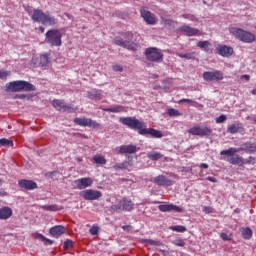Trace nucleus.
<instances>
[{
  "instance_id": "nucleus-29",
  "label": "nucleus",
  "mask_w": 256,
  "mask_h": 256,
  "mask_svg": "<svg viewBox=\"0 0 256 256\" xmlns=\"http://www.w3.org/2000/svg\"><path fill=\"white\" fill-rule=\"evenodd\" d=\"M131 166V163L128 161H123L120 164L113 165V170L120 171V170H127Z\"/></svg>"
},
{
  "instance_id": "nucleus-18",
  "label": "nucleus",
  "mask_w": 256,
  "mask_h": 256,
  "mask_svg": "<svg viewBox=\"0 0 256 256\" xmlns=\"http://www.w3.org/2000/svg\"><path fill=\"white\" fill-rule=\"evenodd\" d=\"M92 184H93L92 178H80L74 181V188L78 190H83L87 187L92 186Z\"/></svg>"
},
{
  "instance_id": "nucleus-36",
  "label": "nucleus",
  "mask_w": 256,
  "mask_h": 256,
  "mask_svg": "<svg viewBox=\"0 0 256 256\" xmlns=\"http://www.w3.org/2000/svg\"><path fill=\"white\" fill-rule=\"evenodd\" d=\"M167 115H168L169 117H179V116H182L183 114L180 113L179 110H176V109L171 108V109H168V110H167Z\"/></svg>"
},
{
  "instance_id": "nucleus-19",
  "label": "nucleus",
  "mask_w": 256,
  "mask_h": 256,
  "mask_svg": "<svg viewBox=\"0 0 256 256\" xmlns=\"http://www.w3.org/2000/svg\"><path fill=\"white\" fill-rule=\"evenodd\" d=\"M158 209H159L160 212H171V211H175L177 213L184 212L183 208L178 207L177 205L168 204V203H164L163 205H159Z\"/></svg>"
},
{
  "instance_id": "nucleus-35",
  "label": "nucleus",
  "mask_w": 256,
  "mask_h": 256,
  "mask_svg": "<svg viewBox=\"0 0 256 256\" xmlns=\"http://www.w3.org/2000/svg\"><path fill=\"white\" fill-rule=\"evenodd\" d=\"M196 52H187L186 54H177L178 57L187 60L195 59Z\"/></svg>"
},
{
  "instance_id": "nucleus-50",
  "label": "nucleus",
  "mask_w": 256,
  "mask_h": 256,
  "mask_svg": "<svg viewBox=\"0 0 256 256\" xmlns=\"http://www.w3.org/2000/svg\"><path fill=\"white\" fill-rule=\"evenodd\" d=\"M9 75V72H7L6 70H2L0 71V79H4Z\"/></svg>"
},
{
  "instance_id": "nucleus-60",
  "label": "nucleus",
  "mask_w": 256,
  "mask_h": 256,
  "mask_svg": "<svg viewBox=\"0 0 256 256\" xmlns=\"http://www.w3.org/2000/svg\"><path fill=\"white\" fill-rule=\"evenodd\" d=\"M6 195H7V193L5 191L0 190V196H6Z\"/></svg>"
},
{
  "instance_id": "nucleus-21",
  "label": "nucleus",
  "mask_w": 256,
  "mask_h": 256,
  "mask_svg": "<svg viewBox=\"0 0 256 256\" xmlns=\"http://www.w3.org/2000/svg\"><path fill=\"white\" fill-rule=\"evenodd\" d=\"M18 186H20V188L26 189V190H35L38 188V185L36 182H34L32 180H26V179H22V180L18 181Z\"/></svg>"
},
{
  "instance_id": "nucleus-3",
  "label": "nucleus",
  "mask_w": 256,
  "mask_h": 256,
  "mask_svg": "<svg viewBox=\"0 0 256 256\" xmlns=\"http://www.w3.org/2000/svg\"><path fill=\"white\" fill-rule=\"evenodd\" d=\"M30 19L36 23L46 26H55L58 24V20L55 16H52L49 12H43V10H40L39 8H36V10L32 12Z\"/></svg>"
},
{
  "instance_id": "nucleus-6",
  "label": "nucleus",
  "mask_w": 256,
  "mask_h": 256,
  "mask_svg": "<svg viewBox=\"0 0 256 256\" xmlns=\"http://www.w3.org/2000/svg\"><path fill=\"white\" fill-rule=\"evenodd\" d=\"M7 90L14 93L20 91L32 92L35 91L36 88L34 85L26 81H14L7 85Z\"/></svg>"
},
{
  "instance_id": "nucleus-45",
  "label": "nucleus",
  "mask_w": 256,
  "mask_h": 256,
  "mask_svg": "<svg viewBox=\"0 0 256 256\" xmlns=\"http://www.w3.org/2000/svg\"><path fill=\"white\" fill-rule=\"evenodd\" d=\"M147 243L150 244V245H155V246H163V242H160V241H155V240H147Z\"/></svg>"
},
{
  "instance_id": "nucleus-64",
  "label": "nucleus",
  "mask_w": 256,
  "mask_h": 256,
  "mask_svg": "<svg viewBox=\"0 0 256 256\" xmlns=\"http://www.w3.org/2000/svg\"><path fill=\"white\" fill-rule=\"evenodd\" d=\"M254 29H255V31H256V25L254 26Z\"/></svg>"
},
{
  "instance_id": "nucleus-42",
  "label": "nucleus",
  "mask_w": 256,
  "mask_h": 256,
  "mask_svg": "<svg viewBox=\"0 0 256 256\" xmlns=\"http://www.w3.org/2000/svg\"><path fill=\"white\" fill-rule=\"evenodd\" d=\"M227 121L226 115H220L219 117L215 118V123L222 124Z\"/></svg>"
},
{
  "instance_id": "nucleus-57",
  "label": "nucleus",
  "mask_w": 256,
  "mask_h": 256,
  "mask_svg": "<svg viewBox=\"0 0 256 256\" xmlns=\"http://www.w3.org/2000/svg\"><path fill=\"white\" fill-rule=\"evenodd\" d=\"M173 20H164L165 25H172Z\"/></svg>"
},
{
  "instance_id": "nucleus-38",
  "label": "nucleus",
  "mask_w": 256,
  "mask_h": 256,
  "mask_svg": "<svg viewBox=\"0 0 256 256\" xmlns=\"http://www.w3.org/2000/svg\"><path fill=\"white\" fill-rule=\"evenodd\" d=\"M0 146L11 147V146H13V141L5 139V138L0 139Z\"/></svg>"
},
{
  "instance_id": "nucleus-32",
  "label": "nucleus",
  "mask_w": 256,
  "mask_h": 256,
  "mask_svg": "<svg viewBox=\"0 0 256 256\" xmlns=\"http://www.w3.org/2000/svg\"><path fill=\"white\" fill-rule=\"evenodd\" d=\"M87 97L90 100H95V99H99L101 97V91L98 90H92L90 92H87Z\"/></svg>"
},
{
  "instance_id": "nucleus-16",
  "label": "nucleus",
  "mask_w": 256,
  "mask_h": 256,
  "mask_svg": "<svg viewBox=\"0 0 256 256\" xmlns=\"http://www.w3.org/2000/svg\"><path fill=\"white\" fill-rule=\"evenodd\" d=\"M81 196L85 200H98L100 197H102V193L97 190H84L81 192Z\"/></svg>"
},
{
  "instance_id": "nucleus-59",
  "label": "nucleus",
  "mask_w": 256,
  "mask_h": 256,
  "mask_svg": "<svg viewBox=\"0 0 256 256\" xmlns=\"http://www.w3.org/2000/svg\"><path fill=\"white\" fill-rule=\"evenodd\" d=\"M38 30H40V33H44L45 32V28L44 26H39Z\"/></svg>"
},
{
  "instance_id": "nucleus-1",
  "label": "nucleus",
  "mask_w": 256,
  "mask_h": 256,
  "mask_svg": "<svg viewBox=\"0 0 256 256\" xmlns=\"http://www.w3.org/2000/svg\"><path fill=\"white\" fill-rule=\"evenodd\" d=\"M119 123L132 129L137 130L139 135H150L153 138H162L163 134L153 128H147L144 122L139 121L135 117H121L119 118Z\"/></svg>"
},
{
  "instance_id": "nucleus-49",
  "label": "nucleus",
  "mask_w": 256,
  "mask_h": 256,
  "mask_svg": "<svg viewBox=\"0 0 256 256\" xmlns=\"http://www.w3.org/2000/svg\"><path fill=\"white\" fill-rule=\"evenodd\" d=\"M203 212L204 213H213L214 209L210 206H205V207H203Z\"/></svg>"
},
{
  "instance_id": "nucleus-28",
  "label": "nucleus",
  "mask_w": 256,
  "mask_h": 256,
  "mask_svg": "<svg viewBox=\"0 0 256 256\" xmlns=\"http://www.w3.org/2000/svg\"><path fill=\"white\" fill-rule=\"evenodd\" d=\"M241 236L245 239V240H250L253 237V231L250 227H245L242 228L241 230Z\"/></svg>"
},
{
  "instance_id": "nucleus-47",
  "label": "nucleus",
  "mask_w": 256,
  "mask_h": 256,
  "mask_svg": "<svg viewBox=\"0 0 256 256\" xmlns=\"http://www.w3.org/2000/svg\"><path fill=\"white\" fill-rule=\"evenodd\" d=\"M246 164L255 165L256 164V158L255 157H248V159L246 160Z\"/></svg>"
},
{
  "instance_id": "nucleus-25",
  "label": "nucleus",
  "mask_w": 256,
  "mask_h": 256,
  "mask_svg": "<svg viewBox=\"0 0 256 256\" xmlns=\"http://www.w3.org/2000/svg\"><path fill=\"white\" fill-rule=\"evenodd\" d=\"M66 233V228L62 225H57L50 228V235L59 238L61 235Z\"/></svg>"
},
{
  "instance_id": "nucleus-4",
  "label": "nucleus",
  "mask_w": 256,
  "mask_h": 256,
  "mask_svg": "<svg viewBox=\"0 0 256 256\" xmlns=\"http://www.w3.org/2000/svg\"><path fill=\"white\" fill-rule=\"evenodd\" d=\"M239 152H241L239 148H229L228 150H222L220 155L227 156V162L231 165L243 166L245 164V159L237 154Z\"/></svg>"
},
{
  "instance_id": "nucleus-41",
  "label": "nucleus",
  "mask_w": 256,
  "mask_h": 256,
  "mask_svg": "<svg viewBox=\"0 0 256 256\" xmlns=\"http://www.w3.org/2000/svg\"><path fill=\"white\" fill-rule=\"evenodd\" d=\"M220 238L223 240V241H231L233 239V236L232 234L228 235L227 233H224L222 232L220 234Z\"/></svg>"
},
{
  "instance_id": "nucleus-11",
  "label": "nucleus",
  "mask_w": 256,
  "mask_h": 256,
  "mask_svg": "<svg viewBox=\"0 0 256 256\" xmlns=\"http://www.w3.org/2000/svg\"><path fill=\"white\" fill-rule=\"evenodd\" d=\"M74 122L76 123V125L81 126V127H89L92 129L100 128L99 123H97L96 121L89 119V118H75Z\"/></svg>"
},
{
  "instance_id": "nucleus-2",
  "label": "nucleus",
  "mask_w": 256,
  "mask_h": 256,
  "mask_svg": "<svg viewBox=\"0 0 256 256\" xmlns=\"http://www.w3.org/2000/svg\"><path fill=\"white\" fill-rule=\"evenodd\" d=\"M123 37L124 40L121 38V36H116L113 43L129 51H137L139 49L140 46L137 44V42H135V34H133V32H125Z\"/></svg>"
},
{
  "instance_id": "nucleus-53",
  "label": "nucleus",
  "mask_w": 256,
  "mask_h": 256,
  "mask_svg": "<svg viewBox=\"0 0 256 256\" xmlns=\"http://www.w3.org/2000/svg\"><path fill=\"white\" fill-rule=\"evenodd\" d=\"M179 103L181 104V103H195V102L191 99H182L179 101Z\"/></svg>"
},
{
  "instance_id": "nucleus-10",
  "label": "nucleus",
  "mask_w": 256,
  "mask_h": 256,
  "mask_svg": "<svg viewBox=\"0 0 256 256\" xmlns=\"http://www.w3.org/2000/svg\"><path fill=\"white\" fill-rule=\"evenodd\" d=\"M188 133L193 136L205 137L212 134V129L209 127L195 126L190 128Z\"/></svg>"
},
{
  "instance_id": "nucleus-22",
  "label": "nucleus",
  "mask_w": 256,
  "mask_h": 256,
  "mask_svg": "<svg viewBox=\"0 0 256 256\" xmlns=\"http://www.w3.org/2000/svg\"><path fill=\"white\" fill-rule=\"evenodd\" d=\"M245 131V127L243 125V123H234V124H229L227 126V133L229 134H237L239 132H243Z\"/></svg>"
},
{
  "instance_id": "nucleus-39",
  "label": "nucleus",
  "mask_w": 256,
  "mask_h": 256,
  "mask_svg": "<svg viewBox=\"0 0 256 256\" xmlns=\"http://www.w3.org/2000/svg\"><path fill=\"white\" fill-rule=\"evenodd\" d=\"M38 239L42 240V242H44V245H52L53 244L52 240L46 238L42 234H38Z\"/></svg>"
},
{
  "instance_id": "nucleus-61",
  "label": "nucleus",
  "mask_w": 256,
  "mask_h": 256,
  "mask_svg": "<svg viewBox=\"0 0 256 256\" xmlns=\"http://www.w3.org/2000/svg\"><path fill=\"white\" fill-rule=\"evenodd\" d=\"M252 122L256 125V116L251 118Z\"/></svg>"
},
{
  "instance_id": "nucleus-56",
  "label": "nucleus",
  "mask_w": 256,
  "mask_h": 256,
  "mask_svg": "<svg viewBox=\"0 0 256 256\" xmlns=\"http://www.w3.org/2000/svg\"><path fill=\"white\" fill-rule=\"evenodd\" d=\"M242 79H245L246 81H250L251 77L249 75H243L241 76Z\"/></svg>"
},
{
  "instance_id": "nucleus-33",
  "label": "nucleus",
  "mask_w": 256,
  "mask_h": 256,
  "mask_svg": "<svg viewBox=\"0 0 256 256\" xmlns=\"http://www.w3.org/2000/svg\"><path fill=\"white\" fill-rule=\"evenodd\" d=\"M93 161L95 164H99V165H105L107 163V160H106L105 156H103V155L94 156Z\"/></svg>"
},
{
  "instance_id": "nucleus-30",
  "label": "nucleus",
  "mask_w": 256,
  "mask_h": 256,
  "mask_svg": "<svg viewBox=\"0 0 256 256\" xmlns=\"http://www.w3.org/2000/svg\"><path fill=\"white\" fill-rule=\"evenodd\" d=\"M104 112L109 113H122L127 112L126 108L124 106H116V107H110L103 110Z\"/></svg>"
},
{
  "instance_id": "nucleus-48",
  "label": "nucleus",
  "mask_w": 256,
  "mask_h": 256,
  "mask_svg": "<svg viewBox=\"0 0 256 256\" xmlns=\"http://www.w3.org/2000/svg\"><path fill=\"white\" fill-rule=\"evenodd\" d=\"M57 174H58V171H52V172H46V174H44V176H46L48 178H54Z\"/></svg>"
},
{
  "instance_id": "nucleus-37",
  "label": "nucleus",
  "mask_w": 256,
  "mask_h": 256,
  "mask_svg": "<svg viewBox=\"0 0 256 256\" xmlns=\"http://www.w3.org/2000/svg\"><path fill=\"white\" fill-rule=\"evenodd\" d=\"M172 231H176V232H180V233H184L187 231V228L185 226L182 225H177V226H173L171 227Z\"/></svg>"
},
{
  "instance_id": "nucleus-26",
  "label": "nucleus",
  "mask_w": 256,
  "mask_h": 256,
  "mask_svg": "<svg viewBox=\"0 0 256 256\" xmlns=\"http://www.w3.org/2000/svg\"><path fill=\"white\" fill-rule=\"evenodd\" d=\"M239 149L249 154L256 153V142H246Z\"/></svg>"
},
{
  "instance_id": "nucleus-46",
  "label": "nucleus",
  "mask_w": 256,
  "mask_h": 256,
  "mask_svg": "<svg viewBox=\"0 0 256 256\" xmlns=\"http://www.w3.org/2000/svg\"><path fill=\"white\" fill-rule=\"evenodd\" d=\"M89 232L90 234L92 235H97L98 232H99V228L97 226H92L90 229H89Z\"/></svg>"
},
{
  "instance_id": "nucleus-13",
  "label": "nucleus",
  "mask_w": 256,
  "mask_h": 256,
  "mask_svg": "<svg viewBox=\"0 0 256 256\" xmlns=\"http://www.w3.org/2000/svg\"><path fill=\"white\" fill-rule=\"evenodd\" d=\"M215 50L218 55L225 58H229L234 54V48L232 46H226V44H219Z\"/></svg>"
},
{
  "instance_id": "nucleus-12",
  "label": "nucleus",
  "mask_w": 256,
  "mask_h": 256,
  "mask_svg": "<svg viewBox=\"0 0 256 256\" xmlns=\"http://www.w3.org/2000/svg\"><path fill=\"white\" fill-rule=\"evenodd\" d=\"M202 77L207 82L224 80L223 72H220V70H215L214 72H203Z\"/></svg>"
},
{
  "instance_id": "nucleus-15",
  "label": "nucleus",
  "mask_w": 256,
  "mask_h": 256,
  "mask_svg": "<svg viewBox=\"0 0 256 256\" xmlns=\"http://www.w3.org/2000/svg\"><path fill=\"white\" fill-rule=\"evenodd\" d=\"M32 64L36 67H46L49 65V56L47 54H40L32 58Z\"/></svg>"
},
{
  "instance_id": "nucleus-62",
  "label": "nucleus",
  "mask_w": 256,
  "mask_h": 256,
  "mask_svg": "<svg viewBox=\"0 0 256 256\" xmlns=\"http://www.w3.org/2000/svg\"><path fill=\"white\" fill-rule=\"evenodd\" d=\"M251 94L256 96V90H255V89L252 90V91H251Z\"/></svg>"
},
{
  "instance_id": "nucleus-31",
  "label": "nucleus",
  "mask_w": 256,
  "mask_h": 256,
  "mask_svg": "<svg viewBox=\"0 0 256 256\" xmlns=\"http://www.w3.org/2000/svg\"><path fill=\"white\" fill-rule=\"evenodd\" d=\"M163 157L164 155L159 152H151L147 154V158L152 161H158Z\"/></svg>"
},
{
  "instance_id": "nucleus-14",
  "label": "nucleus",
  "mask_w": 256,
  "mask_h": 256,
  "mask_svg": "<svg viewBox=\"0 0 256 256\" xmlns=\"http://www.w3.org/2000/svg\"><path fill=\"white\" fill-rule=\"evenodd\" d=\"M140 16L143 18L146 24L148 25H155L156 24V18L150 10H147L146 7L140 8Z\"/></svg>"
},
{
  "instance_id": "nucleus-24",
  "label": "nucleus",
  "mask_w": 256,
  "mask_h": 256,
  "mask_svg": "<svg viewBox=\"0 0 256 256\" xmlns=\"http://www.w3.org/2000/svg\"><path fill=\"white\" fill-rule=\"evenodd\" d=\"M179 31L184 33L188 37L196 36L199 34L200 30L198 28H192L191 26H181Z\"/></svg>"
},
{
  "instance_id": "nucleus-51",
  "label": "nucleus",
  "mask_w": 256,
  "mask_h": 256,
  "mask_svg": "<svg viewBox=\"0 0 256 256\" xmlns=\"http://www.w3.org/2000/svg\"><path fill=\"white\" fill-rule=\"evenodd\" d=\"M113 71L123 72V67L122 66H118V64H115V66H113Z\"/></svg>"
},
{
  "instance_id": "nucleus-54",
  "label": "nucleus",
  "mask_w": 256,
  "mask_h": 256,
  "mask_svg": "<svg viewBox=\"0 0 256 256\" xmlns=\"http://www.w3.org/2000/svg\"><path fill=\"white\" fill-rule=\"evenodd\" d=\"M206 179H207L209 182H212V183H217V182H218V180L215 179V178H213V177H207Z\"/></svg>"
},
{
  "instance_id": "nucleus-55",
  "label": "nucleus",
  "mask_w": 256,
  "mask_h": 256,
  "mask_svg": "<svg viewBox=\"0 0 256 256\" xmlns=\"http://www.w3.org/2000/svg\"><path fill=\"white\" fill-rule=\"evenodd\" d=\"M199 167H200V168H204V169H208V168H209V165L206 164V163H202V164H200Z\"/></svg>"
},
{
  "instance_id": "nucleus-52",
  "label": "nucleus",
  "mask_w": 256,
  "mask_h": 256,
  "mask_svg": "<svg viewBox=\"0 0 256 256\" xmlns=\"http://www.w3.org/2000/svg\"><path fill=\"white\" fill-rule=\"evenodd\" d=\"M14 99H22V100H24V99H29V97L27 95L22 94V95L14 96Z\"/></svg>"
},
{
  "instance_id": "nucleus-5",
  "label": "nucleus",
  "mask_w": 256,
  "mask_h": 256,
  "mask_svg": "<svg viewBox=\"0 0 256 256\" xmlns=\"http://www.w3.org/2000/svg\"><path fill=\"white\" fill-rule=\"evenodd\" d=\"M230 33L235 37V39L243 43L251 44L256 41L255 34H252V32H248L247 30H243V28H230Z\"/></svg>"
},
{
  "instance_id": "nucleus-34",
  "label": "nucleus",
  "mask_w": 256,
  "mask_h": 256,
  "mask_svg": "<svg viewBox=\"0 0 256 256\" xmlns=\"http://www.w3.org/2000/svg\"><path fill=\"white\" fill-rule=\"evenodd\" d=\"M211 46H212V44H211V42H209V40H203V41L200 40L199 42H197V47L201 48V49H205L206 51Z\"/></svg>"
},
{
  "instance_id": "nucleus-9",
  "label": "nucleus",
  "mask_w": 256,
  "mask_h": 256,
  "mask_svg": "<svg viewBox=\"0 0 256 256\" xmlns=\"http://www.w3.org/2000/svg\"><path fill=\"white\" fill-rule=\"evenodd\" d=\"M135 204L131 200H127L126 198H123L122 200L119 201L117 205H112L110 209L114 212L118 211H125V212H130L134 210Z\"/></svg>"
},
{
  "instance_id": "nucleus-8",
  "label": "nucleus",
  "mask_w": 256,
  "mask_h": 256,
  "mask_svg": "<svg viewBox=\"0 0 256 256\" xmlns=\"http://www.w3.org/2000/svg\"><path fill=\"white\" fill-rule=\"evenodd\" d=\"M145 57L149 62L161 63L164 59V54L160 48H146Z\"/></svg>"
},
{
  "instance_id": "nucleus-17",
  "label": "nucleus",
  "mask_w": 256,
  "mask_h": 256,
  "mask_svg": "<svg viewBox=\"0 0 256 256\" xmlns=\"http://www.w3.org/2000/svg\"><path fill=\"white\" fill-rule=\"evenodd\" d=\"M52 106H54L56 110L66 113H73L76 111V109H74L73 107L65 105V103L61 100H54L52 102Z\"/></svg>"
},
{
  "instance_id": "nucleus-40",
  "label": "nucleus",
  "mask_w": 256,
  "mask_h": 256,
  "mask_svg": "<svg viewBox=\"0 0 256 256\" xmlns=\"http://www.w3.org/2000/svg\"><path fill=\"white\" fill-rule=\"evenodd\" d=\"M172 244L175 246H178V247H184L186 243L183 239L179 238V239L172 241Z\"/></svg>"
},
{
  "instance_id": "nucleus-44",
  "label": "nucleus",
  "mask_w": 256,
  "mask_h": 256,
  "mask_svg": "<svg viewBox=\"0 0 256 256\" xmlns=\"http://www.w3.org/2000/svg\"><path fill=\"white\" fill-rule=\"evenodd\" d=\"M42 209L47 210V211H56L57 206L56 205H47V206H42Z\"/></svg>"
},
{
  "instance_id": "nucleus-20",
  "label": "nucleus",
  "mask_w": 256,
  "mask_h": 256,
  "mask_svg": "<svg viewBox=\"0 0 256 256\" xmlns=\"http://www.w3.org/2000/svg\"><path fill=\"white\" fill-rule=\"evenodd\" d=\"M154 184H156L158 186L169 187V186H172L174 184V181L169 180L164 175H159V176L154 178Z\"/></svg>"
},
{
  "instance_id": "nucleus-23",
  "label": "nucleus",
  "mask_w": 256,
  "mask_h": 256,
  "mask_svg": "<svg viewBox=\"0 0 256 256\" xmlns=\"http://www.w3.org/2000/svg\"><path fill=\"white\" fill-rule=\"evenodd\" d=\"M138 150L135 145H122L119 147L118 154H136Z\"/></svg>"
},
{
  "instance_id": "nucleus-58",
  "label": "nucleus",
  "mask_w": 256,
  "mask_h": 256,
  "mask_svg": "<svg viewBox=\"0 0 256 256\" xmlns=\"http://www.w3.org/2000/svg\"><path fill=\"white\" fill-rule=\"evenodd\" d=\"M159 252H161L164 256H166V255L169 254V252L166 251V250H161V249H159Z\"/></svg>"
},
{
  "instance_id": "nucleus-27",
  "label": "nucleus",
  "mask_w": 256,
  "mask_h": 256,
  "mask_svg": "<svg viewBox=\"0 0 256 256\" xmlns=\"http://www.w3.org/2000/svg\"><path fill=\"white\" fill-rule=\"evenodd\" d=\"M13 215L10 207H3L0 209V220H7Z\"/></svg>"
},
{
  "instance_id": "nucleus-63",
  "label": "nucleus",
  "mask_w": 256,
  "mask_h": 256,
  "mask_svg": "<svg viewBox=\"0 0 256 256\" xmlns=\"http://www.w3.org/2000/svg\"><path fill=\"white\" fill-rule=\"evenodd\" d=\"M2 184H3V183H2V181L0 180V186H2Z\"/></svg>"
},
{
  "instance_id": "nucleus-43",
  "label": "nucleus",
  "mask_w": 256,
  "mask_h": 256,
  "mask_svg": "<svg viewBox=\"0 0 256 256\" xmlns=\"http://www.w3.org/2000/svg\"><path fill=\"white\" fill-rule=\"evenodd\" d=\"M73 241L72 240H66L64 241V249H72L73 248Z\"/></svg>"
},
{
  "instance_id": "nucleus-7",
  "label": "nucleus",
  "mask_w": 256,
  "mask_h": 256,
  "mask_svg": "<svg viewBox=\"0 0 256 256\" xmlns=\"http://www.w3.org/2000/svg\"><path fill=\"white\" fill-rule=\"evenodd\" d=\"M46 42L52 47H60L62 45V34L57 28H52L46 32Z\"/></svg>"
}]
</instances>
